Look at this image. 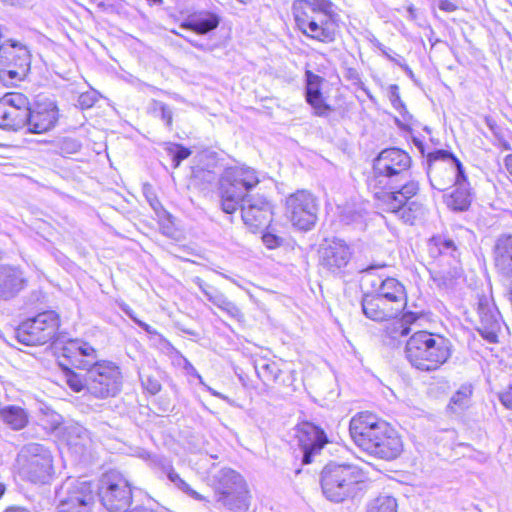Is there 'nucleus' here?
I'll return each mask as SVG.
<instances>
[{"mask_svg": "<svg viewBox=\"0 0 512 512\" xmlns=\"http://www.w3.org/2000/svg\"><path fill=\"white\" fill-rule=\"evenodd\" d=\"M477 330L489 342L497 341L501 329V316L494 303L486 296L478 298L477 302Z\"/></svg>", "mask_w": 512, "mask_h": 512, "instance_id": "412c9836", "label": "nucleus"}, {"mask_svg": "<svg viewBox=\"0 0 512 512\" xmlns=\"http://www.w3.org/2000/svg\"><path fill=\"white\" fill-rule=\"evenodd\" d=\"M217 502L232 511L248 508L247 490L242 476L230 468H222L213 475Z\"/></svg>", "mask_w": 512, "mask_h": 512, "instance_id": "9d476101", "label": "nucleus"}, {"mask_svg": "<svg viewBox=\"0 0 512 512\" xmlns=\"http://www.w3.org/2000/svg\"><path fill=\"white\" fill-rule=\"evenodd\" d=\"M439 9L446 12H453L456 10V5L450 2L449 0H440Z\"/></svg>", "mask_w": 512, "mask_h": 512, "instance_id": "5fc2aeb1", "label": "nucleus"}, {"mask_svg": "<svg viewBox=\"0 0 512 512\" xmlns=\"http://www.w3.org/2000/svg\"><path fill=\"white\" fill-rule=\"evenodd\" d=\"M496 267L504 274H512V235H501L494 245Z\"/></svg>", "mask_w": 512, "mask_h": 512, "instance_id": "c756f323", "label": "nucleus"}, {"mask_svg": "<svg viewBox=\"0 0 512 512\" xmlns=\"http://www.w3.org/2000/svg\"><path fill=\"white\" fill-rule=\"evenodd\" d=\"M241 217L252 230L261 229L272 220V205L262 195L249 194L241 205Z\"/></svg>", "mask_w": 512, "mask_h": 512, "instance_id": "6ab92c4d", "label": "nucleus"}, {"mask_svg": "<svg viewBox=\"0 0 512 512\" xmlns=\"http://www.w3.org/2000/svg\"><path fill=\"white\" fill-rule=\"evenodd\" d=\"M139 327H141L144 331L148 332V333H153L154 331L152 330V327L150 325H148L147 323L145 322H142V321H137Z\"/></svg>", "mask_w": 512, "mask_h": 512, "instance_id": "774afa93", "label": "nucleus"}, {"mask_svg": "<svg viewBox=\"0 0 512 512\" xmlns=\"http://www.w3.org/2000/svg\"><path fill=\"white\" fill-rule=\"evenodd\" d=\"M218 293V290L215 288L208 289V291H205L204 296L211 302L212 298L215 296V294Z\"/></svg>", "mask_w": 512, "mask_h": 512, "instance_id": "338daca9", "label": "nucleus"}, {"mask_svg": "<svg viewBox=\"0 0 512 512\" xmlns=\"http://www.w3.org/2000/svg\"><path fill=\"white\" fill-rule=\"evenodd\" d=\"M399 189L393 192H384L382 201L384 210L395 214L404 223L413 225L415 220L423 215V205L416 201H410L414 195L403 194Z\"/></svg>", "mask_w": 512, "mask_h": 512, "instance_id": "a211bd4d", "label": "nucleus"}, {"mask_svg": "<svg viewBox=\"0 0 512 512\" xmlns=\"http://www.w3.org/2000/svg\"><path fill=\"white\" fill-rule=\"evenodd\" d=\"M361 481V470L354 465L330 462L321 471L322 492L332 502L339 503L352 496Z\"/></svg>", "mask_w": 512, "mask_h": 512, "instance_id": "39448f33", "label": "nucleus"}, {"mask_svg": "<svg viewBox=\"0 0 512 512\" xmlns=\"http://www.w3.org/2000/svg\"><path fill=\"white\" fill-rule=\"evenodd\" d=\"M141 385L151 395H156L161 390V383L159 380L145 372L139 373Z\"/></svg>", "mask_w": 512, "mask_h": 512, "instance_id": "c03bdc74", "label": "nucleus"}, {"mask_svg": "<svg viewBox=\"0 0 512 512\" xmlns=\"http://www.w3.org/2000/svg\"><path fill=\"white\" fill-rule=\"evenodd\" d=\"M496 138L498 140L499 146H501L502 149L507 150V151L512 150L510 143L507 140H505L502 136H500L498 134V137H496Z\"/></svg>", "mask_w": 512, "mask_h": 512, "instance_id": "13d9d810", "label": "nucleus"}, {"mask_svg": "<svg viewBox=\"0 0 512 512\" xmlns=\"http://www.w3.org/2000/svg\"><path fill=\"white\" fill-rule=\"evenodd\" d=\"M58 116V109L52 102L44 106H38L36 109L30 107L29 121L26 125L27 132L42 134L49 131L57 123Z\"/></svg>", "mask_w": 512, "mask_h": 512, "instance_id": "b1692460", "label": "nucleus"}, {"mask_svg": "<svg viewBox=\"0 0 512 512\" xmlns=\"http://www.w3.org/2000/svg\"><path fill=\"white\" fill-rule=\"evenodd\" d=\"M405 355L414 368L435 371L451 356L450 342L443 336L418 331L408 339Z\"/></svg>", "mask_w": 512, "mask_h": 512, "instance_id": "20e7f679", "label": "nucleus"}, {"mask_svg": "<svg viewBox=\"0 0 512 512\" xmlns=\"http://www.w3.org/2000/svg\"><path fill=\"white\" fill-rule=\"evenodd\" d=\"M98 495L110 512H126L133 500L129 481L118 471H109L101 477Z\"/></svg>", "mask_w": 512, "mask_h": 512, "instance_id": "9b49d317", "label": "nucleus"}, {"mask_svg": "<svg viewBox=\"0 0 512 512\" xmlns=\"http://www.w3.org/2000/svg\"><path fill=\"white\" fill-rule=\"evenodd\" d=\"M163 472L167 476L170 482H172L179 490L186 493L190 497H192L195 500L202 501L204 500V497L193 490L188 483H186L180 475L175 471L173 466L171 464H167L163 466Z\"/></svg>", "mask_w": 512, "mask_h": 512, "instance_id": "f704fd0d", "label": "nucleus"}, {"mask_svg": "<svg viewBox=\"0 0 512 512\" xmlns=\"http://www.w3.org/2000/svg\"><path fill=\"white\" fill-rule=\"evenodd\" d=\"M193 283L199 287L203 294H205V291L212 288V286L205 283L200 277H195Z\"/></svg>", "mask_w": 512, "mask_h": 512, "instance_id": "6e6d98bb", "label": "nucleus"}, {"mask_svg": "<svg viewBox=\"0 0 512 512\" xmlns=\"http://www.w3.org/2000/svg\"><path fill=\"white\" fill-rule=\"evenodd\" d=\"M59 328V317L54 311L39 313L23 322L16 330L18 342L27 345H44L54 339Z\"/></svg>", "mask_w": 512, "mask_h": 512, "instance_id": "ddd939ff", "label": "nucleus"}, {"mask_svg": "<svg viewBox=\"0 0 512 512\" xmlns=\"http://www.w3.org/2000/svg\"><path fill=\"white\" fill-rule=\"evenodd\" d=\"M362 220V213L351 208L345 209L341 214V221L348 225L353 223H361Z\"/></svg>", "mask_w": 512, "mask_h": 512, "instance_id": "de8ad7c7", "label": "nucleus"}, {"mask_svg": "<svg viewBox=\"0 0 512 512\" xmlns=\"http://www.w3.org/2000/svg\"><path fill=\"white\" fill-rule=\"evenodd\" d=\"M445 202L453 211L468 210L472 202V194L467 179L455 184V189L446 197Z\"/></svg>", "mask_w": 512, "mask_h": 512, "instance_id": "2f4dec72", "label": "nucleus"}, {"mask_svg": "<svg viewBox=\"0 0 512 512\" xmlns=\"http://www.w3.org/2000/svg\"><path fill=\"white\" fill-rule=\"evenodd\" d=\"M428 253L434 259L447 258L450 266L459 264L460 251L454 240L445 235H436L429 240Z\"/></svg>", "mask_w": 512, "mask_h": 512, "instance_id": "bb28decb", "label": "nucleus"}, {"mask_svg": "<svg viewBox=\"0 0 512 512\" xmlns=\"http://www.w3.org/2000/svg\"><path fill=\"white\" fill-rule=\"evenodd\" d=\"M377 48L380 50L383 56H385L388 60L397 64V62H402V57L396 53H394L390 48H387L382 43H377Z\"/></svg>", "mask_w": 512, "mask_h": 512, "instance_id": "8fccbe9b", "label": "nucleus"}, {"mask_svg": "<svg viewBox=\"0 0 512 512\" xmlns=\"http://www.w3.org/2000/svg\"><path fill=\"white\" fill-rule=\"evenodd\" d=\"M499 400L507 409H512V386L499 393Z\"/></svg>", "mask_w": 512, "mask_h": 512, "instance_id": "3c124183", "label": "nucleus"}, {"mask_svg": "<svg viewBox=\"0 0 512 512\" xmlns=\"http://www.w3.org/2000/svg\"><path fill=\"white\" fill-rule=\"evenodd\" d=\"M61 366L65 372V382L74 392L87 391V369H84L85 373H77L63 364Z\"/></svg>", "mask_w": 512, "mask_h": 512, "instance_id": "c9c22d12", "label": "nucleus"}, {"mask_svg": "<svg viewBox=\"0 0 512 512\" xmlns=\"http://www.w3.org/2000/svg\"><path fill=\"white\" fill-rule=\"evenodd\" d=\"M376 294L390 302L401 311H403L406 306L407 295L405 287L396 278L387 277L384 279Z\"/></svg>", "mask_w": 512, "mask_h": 512, "instance_id": "c85d7f7f", "label": "nucleus"}, {"mask_svg": "<svg viewBox=\"0 0 512 512\" xmlns=\"http://www.w3.org/2000/svg\"><path fill=\"white\" fill-rule=\"evenodd\" d=\"M95 490L91 481L68 478L59 492L58 512H92L95 505Z\"/></svg>", "mask_w": 512, "mask_h": 512, "instance_id": "f8f14e48", "label": "nucleus"}, {"mask_svg": "<svg viewBox=\"0 0 512 512\" xmlns=\"http://www.w3.org/2000/svg\"><path fill=\"white\" fill-rule=\"evenodd\" d=\"M389 99L392 106L396 110H401L405 108L404 103L402 102L399 94V87L396 84H392L389 86Z\"/></svg>", "mask_w": 512, "mask_h": 512, "instance_id": "09e8293b", "label": "nucleus"}, {"mask_svg": "<svg viewBox=\"0 0 512 512\" xmlns=\"http://www.w3.org/2000/svg\"><path fill=\"white\" fill-rule=\"evenodd\" d=\"M320 265L328 272L342 275L349 265L353 251L342 239L326 241L320 248Z\"/></svg>", "mask_w": 512, "mask_h": 512, "instance_id": "f3484780", "label": "nucleus"}, {"mask_svg": "<svg viewBox=\"0 0 512 512\" xmlns=\"http://www.w3.org/2000/svg\"><path fill=\"white\" fill-rule=\"evenodd\" d=\"M57 147L61 154L71 155L80 151L82 143L76 138L64 137L57 142Z\"/></svg>", "mask_w": 512, "mask_h": 512, "instance_id": "37998d69", "label": "nucleus"}, {"mask_svg": "<svg viewBox=\"0 0 512 512\" xmlns=\"http://www.w3.org/2000/svg\"><path fill=\"white\" fill-rule=\"evenodd\" d=\"M486 123L488 125V127L490 128V130L493 132V134L495 135V137H498V126L496 125L495 121H493L492 119L490 118H487L486 119Z\"/></svg>", "mask_w": 512, "mask_h": 512, "instance_id": "680f3d73", "label": "nucleus"}, {"mask_svg": "<svg viewBox=\"0 0 512 512\" xmlns=\"http://www.w3.org/2000/svg\"><path fill=\"white\" fill-rule=\"evenodd\" d=\"M459 275L458 266H451L449 271H438L432 274L434 283L443 289L452 288L456 277Z\"/></svg>", "mask_w": 512, "mask_h": 512, "instance_id": "4c0bfd02", "label": "nucleus"}, {"mask_svg": "<svg viewBox=\"0 0 512 512\" xmlns=\"http://www.w3.org/2000/svg\"><path fill=\"white\" fill-rule=\"evenodd\" d=\"M219 193L221 196V209L223 212L227 214H233L239 208L241 209V205L244 202V198H246L245 196L236 194L231 190L220 186Z\"/></svg>", "mask_w": 512, "mask_h": 512, "instance_id": "72a5a7b5", "label": "nucleus"}, {"mask_svg": "<svg viewBox=\"0 0 512 512\" xmlns=\"http://www.w3.org/2000/svg\"><path fill=\"white\" fill-rule=\"evenodd\" d=\"M471 395H472V386L471 385H463L452 396V398L450 400V404L454 405L462 410V409L468 407Z\"/></svg>", "mask_w": 512, "mask_h": 512, "instance_id": "79ce46f5", "label": "nucleus"}, {"mask_svg": "<svg viewBox=\"0 0 512 512\" xmlns=\"http://www.w3.org/2000/svg\"><path fill=\"white\" fill-rule=\"evenodd\" d=\"M78 369H87V392L96 398L114 397L121 389V372L111 362L92 363L88 359L74 363Z\"/></svg>", "mask_w": 512, "mask_h": 512, "instance_id": "6e6552de", "label": "nucleus"}, {"mask_svg": "<svg viewBox=\"0 0 512 512\" xmlns=\"http://www.w3.org/2000/svg\"><path fill=\"white\" fill-rule=\"evenodd\" d=\"M395 320L387 327V334L392 339H398L399 337H403L409 334L410 327L404 326L403 322L399 319L394 318Z\"/></svg>", "mask_w": 512, "mask_h": 512, "instance_id": "a18cd8bd", "label": "nucleus"}, {"mask_svg": "<svg viewBox=\"0 0 512 512\" xmlns=\"http://www.w3.org/2000/svg\"><path fill=\"white\" fill-rule=\"evenodd\" d=\"M3 512H31V511L22 506H10V507H7Z\"/></svg>", "mask_w": 512, "mask_h": 512, "instance_id": "052dcab7", "label": "nucleus"}, {"mask_svg": "<svg viewBox=\"0 0 512 512\" xmlns=\"http://www.w3.org/2000/svg\"><path fill=\"white\" fill-rule=\"evenodd\" d=\"M385 266V264H371L366 268L362 269L361 272L372 273L374 270L384 268Z\"/></svg>", "mask_w": 512, "mask_h": 512, "instance_id": "bf43d9fd", "label": "nucleus"}, {"mask_svg": "<svg viewBox=\"0 0 512 512\" xmlns=\"http://www.w3.org/2000/svg\"><path fill=\"white\" fill-rule=\"evenodd\" d=\"M254 368L257 376L266 386L275 383L287 386L292 384L293 372H289L287 379L283 378V372L279 368L278 364L274 361L265 358H260L255 361Z\"/></svg>", "mask_w": 512, "mask_h": 512, "instance_id": "cd10ccee", "label": "nucleus"}, {"mask_svg": "<svg viewBox=\"0 0 512 512\" xmlns=\"http://www.w3.org/2000/svg\"><path fill=\"white\" fill-rule=\"evenodd\" d=\"M306 77L305 97L307 103L313 109V114L318 117L326 118L332 123L331 114L334 112V108L330 106L323 97L320 88L322 78L311 71L306 72Z\"/></svg>", "mask_w": 512, "mask_h": 512, "instance_id": "4be33fe9", "label": "nucleus"}, {"mask_svg": "<svg viewBox=\"0 0 512 512\" xmlns=\"http://www.w3.org/2000/svg\"><path fill=\"white\" fill-rule=\"evenodd\" d=\"M211 302L232 318L239 319L242 316L241 310L220 291L215 294Z\"/></svg>", "mask_w": 512, "mask_h": 512, "instance_id": "58836bf2", "label": "nucleus"}, {"mask_svg": "<svg viewBox=\"0 0 512 512\" xmlns=\"http://www.w3.org/2000/svg\"><path fill=\"white\" fill-rule=\"evenodd\" d=\"M419 318L418 314L415 312H405L399 320L403 322L404 326L410 327L417 319Z\"/></svg>", "mask_w": 512, "mask_h": 512, "instance_id": "864d4df0", "label": "nucleus"}, {"mask_svg": "<svg viewBox=\"0 0 512 512\" xmlns=\"http://www.w3.org/2000/svg\"><path fill=\"white\" fill-rule=\"evenodd\" d=\"M427 176L434 189L445 190L466 180L465 171L459 159L450 151L438 149L427 155Z\"/></svg>", "mask_w": 512, "mask_h": 512, "instance_id": "1a4fd4ad", "label": "nucleus"}, {"mask_svg": "<svg viewBox=\"0 0 512 512\" xmlns=\"http://www.w3.org/2000/svg\"><path fill=\"white\" fill-rule=\"evenodd\" d=\"M330 0H295L292 12L298 29L307 37L331 43L335 40L336 13Z\"/></svg>", "mask_w": 512, "mask_h": 512, "instance_id": "7ed1b4c3", "label": "nucleus"}, {"mask_svg": "<svg viewBox=\"0 0 512 512\" xmlns=\"http://www.w3.org/2000/svg\"><path fill=\"white\" fill-rule=\"evenodd\" d=\"M72 430L77 434L79 438L84 439L88 437V431L82 426L73 427Z\"/></svg>", "mask_w": 512, "mask_h": 512, "instance_id": "4d7b16f0", "label": "nucleus"}, {"mask_svg": "<svg viewBox=\"0 0 512 512\" xmlns=\"http://www.w3.org/2000/svg\"><path fill=\"white\" fill-rule=\"evenodd\" d=\"M218 293V290L215 288L208 289V291H205L204 296L211 302L212 298L215 296V294Z\"/></svg>", "mask_w": 512, "mask_h": 512, "instance_id": "69168bd1", "label": "nucleus"}, {"mask_svg": "<svg viewBox=\"0 0 512 512\" xmlns=\"http://www.w3.org/2000/svg\"><path fill=\"white\" fill-rule=\"evenodd\" d=\"M184 39L189 42L193 47L197 48V49H200V50H204L205 49V46L195 40H192L190 38H187V37H184Z\"/></svg>", "mask_w": 512, "mask_h": 512, "instance_id": "0e129e2a", "label": "nucleus"}, {"mask_svg": "<svg viewBox=\"0 0 512 512\" xmlns=\"http://www.w3.org/2000/svg\"><path fill=\"white\" fill-rule=\"evenodd\" d=\"M220 16L212 11L201 10L190 14L180 25L198 35H206L215 30L220 24Z\"/></svg>", "mask_w": 512, "mask_h": 512, "instance_id": "a878e982", "label": "nucleus"}, {"mask_svg": "<svg viewBox=\"0 0 512 512\" xmlns=\"http://www.w3.org/2000/svg\"><path fill=\"white\" fill-rule=\"evenodd\" d=\"M98 100V93L95 90L86 91L78 96V106L81 109H89L94 106Z\"/></svg>", "mask_w": 512, "mask_h": 512, "instance_id": "49530a36", "label": "nucleus"}, {"mask_svg": "<svg viewBox=\"0 0 512 512\" xmlns=\"http://www.w3.org/2000/svg\"><path fill=\"white\" fill-rule=\"evenodd\" d=\"M316 198L306 190H298L286 199V215L292 225L300 230L312 229L317 221Z\"/></svg>", "mask_w": 512, "mask_h": 512, "instance_id": "4468645a", "label": "nucleus"}, {"mask_svg": "<svg viewBox=\"0 0 512 512\" xmlns=\"http://www.w3.org/2000/svg\"><path fill=\"white\" fill-rule=\"evenodd\" d=\"M367 512H397L396 499L389 495H380L370 503Z\"/></svg>", "mask_w": 512, "mask_h": 512, "instance_id": "e433bc0d", "label": "nucleus"}, {"mask_svg": "<svg viewBox=\"0 0 512 512\" xmlns=\"http://www.w3.org/2000/svg\"><path fill=\"white\" fill-rule=\"evenodd\" d=\"M260 182L258 172L246 165L226 167L218 180L220 187H225L236 194L248 196Z\"/></svg>", "mask_w": 512, "mask_h": 512, "instance_id": "dca6fc26", "label": "nucleus"}, {"mask_svg": "<svg viewBox=\"0 0 512 512\" xmlns=\"http://www.w3.org/2000/svg\"><path fill=\"white\" fill-rule=\"evenodd\" d=\"M15 466L22 480L46 484L53 475V456L43 444L27 443L18 451Z\"/></svg>", "mask_w": 512, "mask_h": 512, "instance_id": "423d86ee", "label": "nucleus"}, {"mask_svg": "<svg viewBox=\"0 0 512 512\" xmlns=\"http://www.w3.org/2000/svg\"><path fill=\"white\" fill-rule=\"evenodd\" d=\"M32 55L24 43L7 39L0 44V80L5 85H16L28 76Z\"/></svg>", "mask_w": 512, "mask_h": 512, "instance_id": "0eeeda50", "label": "nucleus"}, {"mask_svg": "<svg viewBox=\"0 0 512 512\" xmlns=\"http://www.w3.org/2000/svg\"><path fill=\"white\" fill-rule=\"evenodd\" d=\"M361 307L364 315L373 321H388L402 312L378 294L365 295Z\"/></svg>", "mask_w": 512, "mask_h": 512, "instance_id": "393cba45", "label": "nucleus"}, {"mask_svg": "<svg viewBox=\"0 0 512 512\" xmlns=\"http://www.w3.org/2000/svg\"><path fill=\"white\" fill-rule=\"evenodd\" d=\"M1 421L13 431H20L29 424L28 411L18 405H7L0 410Z\"/></svg>", "mask_w": 512, "mask_h": 512, "instance_id": "7c9ffc66", "label": "nucleus"}, {"mask_svg": "<svg viewBox=\"0 0 512 512\" xmlns=\"http://www.w3.org/2000/svg\"><path fill=\"white\" fill-rule=\"evenodd\" d=\"M149 109L155 117L164 121L168 128L172 126L173 112L167 104L159 100H152Z\"/></svg>", "mask_w": 512, "mask_h": 512, "instance_id": "ea45409f", "label": "nucleus"}, {"mask_svg": "<svg viewBox=\"0 0 512 512\" xmlns=\"http://www.w3.org/2000/svg\"><path fill=\"white\" fill-rule=\"evenodd\" d=\"M355 444L374 457L393 460L402 451V441L396 430L386 421L369 413L354 416L349 425Z\"/></svg>", "mask_w": 512, "mask_h": 512, "instance_id": "f257e3e1", "label": "nucleus"}, {"mask_svg": "<svg viewBox=\"0 0 512 512\" xmlns=\"http://www.w3.org/2000/svg\"><path fill=\"white\" fill-rule=\"evenodd\" d=\"M63 355L70 359L71 365L75 367L74 363H79L80 359L78 356L91 358L90 362L96 359V350L87 343H79L77 341H71L67 346L63 348ZM81 360H84L81 358Z\"/></svg>", "mask_w": 512, "mask_h": 512, "instance_id": "473e14b6", "label": "nucleus"}, {"mask_svg": "<svg viewBox=\"0 0 512 512\" xmlns=\"http://www.w3.org/2000/svg\"><path fill=\"white\" fill-rule=\"evenodd\" d=\"M27 286L23 271L10 265H0V299L10 300Z\"/></svg>", "mask_w": 512, "mask_h": 512, "instance_id": "5701e85b", "label": "nucleus"}, {"mask_svg": "<svg viewBox=\"0 0 512 512\" xmlns=\"http://www.w3.org/2000/svg\"><path fill=\"white\" fill-rule=\"evenodd\" d=\"M165 151L172 158L174 168H177L183 160L191 155L188 148L176 143H166Z\"/></svg>", "mask_w": 512, "mask_h": 512, "instance_id": "a19ab883", "label": "nucleus"}, {"mask_svg": "<svg viewBox=\"0 0 512 512\" xmlns=\"http://www.w3.org/2000/svg\"><path fill=\"white\" fill-rule=\"evenodd\" d=\"M411 157L400 148L382 150L373 160L372 176L369 185L384 192L403 190V194L416 195L419 183L411 179Z\"/></svg>", "mask_w": 512, "mask_h": 512, "instance_id": "f03ea898", "label": "nucleus"}, {"mask_svg": "<svg viewBox=\"0 0 512 512\" xmlns=\"http://www.w3.org/2000/svg\"><path fill=\"white\" fill-rule=\"evenodd\" d=\"M263 242L268 248H274L281 244L282 239L274 234L266 233L263 235Z\"/></svg>", "mask_w": 512, "mask_h": 512, "instance_id": "603ef678", "label": "nucleus"}, {"mask_svg": "<svg viewBox=\"0 0 512 512\" xmlns=\"http://www.w3.org/2000/svg\"><path fill=\"white\" fill-rule=\"evenodd\" d=\"M397 65L400 66L410 78L414 77L413 71L406 63L397 62Z\"/></svg>", "mask_w": 512, "mask_h": 512, "instance_id": "e2e57ef3", "label": "nucleus"}, {"mask_svg": "<svg viewBox=\"0 0 512 512\" xmlns=\"http://www.w3.org/2000/svg\"><path fill=\"white\" fill-rule=\"evenodd\" d=\"M297 438L301 447L303 464H310L328 442L322 428L312 422H302L297 427Z\"/></svg>", "mask_w": 512, "mask_h": 512, "instance_id": "aec40b11", "label": "nucleus"}, {"mask_svg": "<svg viewBox=\"0 0 512 512\" xmlns=\"http://www.w3.org/2000/svg\"><path fill=\"white\" fill-rule=\"evenodd\" d=\"M30 115L29 99L22 93H7L0 99V128L19 131L26 127Z\"/></svg>", "mask_w": 512, "mask_h": 512, "instance_id": "2eb2a0df", "label": "nucleus"}]
</instances>
